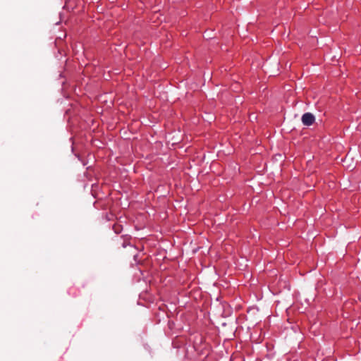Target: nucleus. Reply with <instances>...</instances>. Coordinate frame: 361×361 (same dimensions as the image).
<instances>
[{"instance_id":"nucleus-1","label":"nucleus","mask_w":361,"mask_h":361,"mask_svg":"<svg viewBox=\"0 0 361 361\" xmlns=\"http://www.w3.org/2000/svg\"><path fill=\"white\" fill-rule=\"evenodd\" d=\"M301 120L304 126H310L314 123L315 118L312 114L307 112L302 116Z\"/></svg>"}]
</instances>
